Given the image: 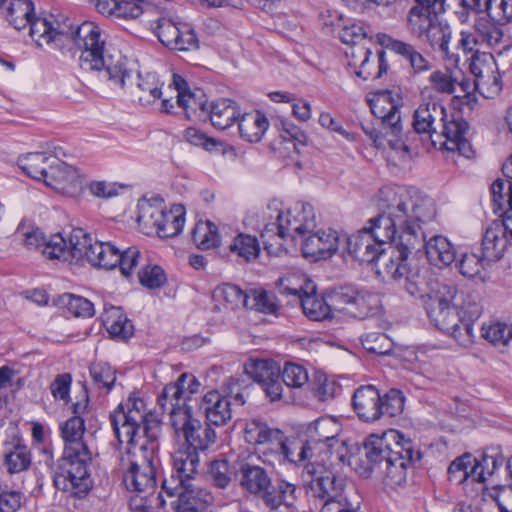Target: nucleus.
I'll return each instance as SVG.
<instances>
[{"instance_id": "f257e3e1", "label": "nucleus", "mask_w": 512, "mask_h": 512, "mask_svg": "<svg viewBox=\"0 0 512 512\" xmlns=\"http://www.w3.org/2000/svg\"><path fill=\"white\" fill-rule=\"evenodd\" d=\"M6 18L16 29L30 25V35L39 46L54 45L57 48L66 42H75L81 49L80 67L84 71H98L102 77L122 89L133 82V69L126 57H105V39L101 28L94 22L86 21L74 31L67 24L55 23L46 18H34V4L31 0H12L7 8Z\"/></svg>"}, {"instance_id": "f03ea898", "label": "nucleus", "mask_w": 512, "mask_h": 512, "mask_svg": "<svg viewBox=\"0 0 512 512\" xmlns=\"http://www.w3.org/2000/svg\"><path fill=\"white\" fill-rule=\"evenodd\" d=\"M379 194L399 231V242L383 263L384 272L400 282L411 296H416L422 291L424 279L408 260L411 254L421 251L422 224L434 219L435 205L429 198H414L404 186H384Z\"/></svg>"}, {"instance_id": "7ed1b4c3", "label": "nucleus", "mask_w": 512, "mask_h": 512, "mask_svg": "<svg viewBox=\"0 0 512 512\" xmlns=\"http://www.w3.org/2000/svg\"><path fill=\"white\" fill-rule=\"evenodd\" d=\"M281 203L274 200L267 205L264 218L267 220L262 238L276 235L280 239L290 238L296 241L303 238L302 252L305 257L326 259L339 248L338 232L332 229L318 231L306 237L316 227L313 207L308 203H296L294 207L284 211Z\"/></svg>"}, {"instance_id": "20e7f679", "label": "nucleus", "mask_w": 512, "mask_h": 512, "mask_svg": "<svg viewBox=\"0 0 512 512\" xmlns=\"http://www.w3.org/2000/svg\"><path fill=\"white\" fill-rule=\"evenodd\" d=\"M60 432L64 449L54 467V486L72 497L83 498L92 488L89 467L93 457L85 438L84 418L70 417L60 425Z\"/></svg>"}, {"instance_id": "39448f33", "label": "nucleus", "mask_w": 512, "mask_h": 512, "mask_svg": "<svg viewBox=\"0 0 512 512\" xmlns=\"http://www.w3.org/2000/svg\"><path fill=\"white\" fill-rule=\"evenodd\" d=\"M199 454L194 449H179L172 456V471L162 482V490L177 497L171 504L175 512H205L213 502L209 491L196 483Z\"/></svg>"}, {"instance_id": "423d86ee", "label": "nucleus", "mask_w": 512, "mask_h": 512, "mask_svg": "<svg viewBox=\"0 0 512 512\" xmlns=\"http://www.w3.org/2000/svg\"><path fill=\"white\" fill-rule=\"evenodd\" d=\"M235 479L245 495L261 499L269 512H296L294 502L300 494L296 484L277 479L274 485L264 467L248 460L238 463Z\"/></svg>"}, {"instance_id": "0eeeda50", "label": "nucleus", "mask_w": 512, "mask_h": 512, "mask_svg": "<svg viewBox=\"0 0 512 512\" xmlns=\"http://www.w3.org/2000/svg\"><path fill=\"white\" fill-rule=\"evenodd\" d=\"M424 286L416 296L423 298L427 315L434 325L453 337L459 345H473L476 339L473 324L460 318L456 311L457 286L451 282H439L427 294H424Z\"/></svg>"}, {"instance_id": "6e6552de", "label": "nucleus", "mask_w": 512, "mask_h": 512, "mask_svg": "<svg viewBox=\"0 0 512 512\" xmlns=\"http://www.w3.org/2000/svg\"><path fill=\"white\" fill-rule=\"evenodd\" d=\"M114 434L120 444L128 448L141 444L157 443L160 422L148 413L142 399L130 397L126 404H120L109 416Z\"/></svg>"}, {"instance_id": "1a4fd4ad", "label": "nucleus", "mask_w": 512, "mask_h": 512, "mask_svg": "<svg viewBox=\"0 0 512 512\" xmlns=\"http://www.w3.org/2000/svg\"><path fill=\"white\" fill-rule=\"evenodd\" d=\"M320 462L305 465L311 476L307 493L321 502L320 512H358L359 504L354 505L344 495L345 479Z\"/></svg>"}, {"instance_id": "9d476101", "label": "nucleus", "mask_w": 512, "mask_h": 512, "mask_svg": "<svg viewBox=\"0 0 512 512\" xmlns=\"http://www.w3.org/2000/svg\"><path fill=\"white\" fill-rule=\"evenodd\" d=\"M158 443L141 444L127 448L120 458L123 483L127 490L137 493L154 492Z\"/></svg>"}, {"instance_id": "9b49d317", "label": "nucleus", "mask_w": 512, "mask_h": 512, "mask_svg": "<svg viewBox=\"0 0 512 512\" xmlns=\"http://www.w3.org/2000/svg\"><path fill=\"white\" fill-rule=\"evenodd\" d=\"M369 105L372 114L380 120L386 135H390L389 148L399 161L407 162L417 145L414 144L411 134H407L405 139L402 136L400 106L394 100L393 93L388 90L378 92L369 100Z\"/></svg>"}, {"instance_id": "f8f14e48", "label": "nucleus", "mask_w": 512, "mask_h": 512, "mask_svg": "<svg viewBox=\"0 0 512 512\" xmlns=\"http://www.w3.org/2000/svg\"><path fill=\"white\" fill-rule=\"evenodd\" d=\"M405 397L398 389H390L383 396L374 385L358 387L352 396V407L358 418L374 423L383 417H396L403 412Z\"/></svg>"}, {"instance_id": "ddd939ff", "label": "nucleus", "mask_w": 512, "mask_h": 512, "mask_svg": "<svg viewBox=\"0 0 512 512\" xmlns=\"http://www.w3.org/2000/svg\"><path fill=\"white\" fill-rule=\"evenodd\" d=\"M407 453L409 460H421L422 454L411 441L394 442L393 445L383 436L371 434L363 443V456L356 459L354 469L362 477L368 478L377 473L393 456Z\"/></svg>"}, {"instance_id": "4468645a", "label": "nucleus", "mask_w": 512, "mask_h": 512, "mask_svg": "<svg viewBox=\"0 0 512 512\" xmlns=\"http://www.w3.org/2000/svg\"><path fill=\"white\" fill-rule=\"evenodd\" d=\"M340 431L341 425L336 419L323 416L306 425L304 436L319 459H321V454L324 453L329 455L330 458H335V460L330 461L331 465L335 462L345 464L348 449L345 442L337 438Z\"/></svg>"}, {"instance_id": "2eb2a0df", "label": "nucleus", "mask_w": 512, "mask_h": 512, "mask_svg": "<svg viewBox=\"0 0 512 512\" xmlns=\"http://www.w3.org/2000/svg\"><path fill=\"white\" fill-rule=\"evenodd\" d=\"M170 423L177 435L182 434L188 446L185 449L203 451L215 443L216 432L208 422L201 423L192 416V410H179L173 413Z\"/></svg>"}, {"instance_id": "dca6fc26", "label": "nucleus", "mask_w": 512, "mask_h": 512, "mask_svg": "<svg viewBox=\"0 0 512 512\" xmlns=\"http://www.w3.org/2000/svg\"><path fill=\"white\" fill-rule=\"evenodd\" d=\"M501 221H493L485 230L481 250L486 259L498 261L512 243V206H506Z\"/></svg>"}, {"instance_id": "f3484780", "label": "nucleus", "mask_w": 512, "mask_h": 512, "mask_svg": "<svg viewBox=\"0 0 512 512\" xmlns=\"http://www.w3.org/2000/svg\"><path fill=\"white\" fill-rule=\"evenodd\" d=\"M286 281L285 279L278 280L279 293L281 295L295 296L299 300L304 314L310 320L324 321L334 317L328 299L321 298L316 294V288L312 282L307 283L306 288L302 286L299 288H291L285 284Z\"/></svg>"}, {"instance_id": "a211bd4d", "label": "nucleus", "mask_w": 512, "mask_h": 512, "mask_svg": "<svg viewBox=\"0 0 512 512\" xmlns=\"http://www.w3.org/2000/svg\"><path fill=\"white\" fill-rule=\"evenodd\" d=\"M441 136L445 140L441 143L444 150L449 152H457L459 155L470 158L473 150L470 142L466 138L469 125L460 115L446 114L445 119L441 120Z\"/></svg>"}, {"instance_id": "6ab92c4d", "label": "nucleus", "mask_w": 512, "mask_h": 512, "mask_svg": "<svg viewBox=\"0 0 512 512\" xmlns=\"http://www.w3.org/2000/svg\"><path fill=\"white\" fill-rule=\"evenodd\" d=\"M78 246L81 250V260L86 259L92 266L106 270L117 267L118 247L111 242L93 241L91 235L82 229Z\"/></svg>"}, {"instance_id": "aec40b11", "label": "nucleus", "mask_w": 512, "mask_h": 512, "mask_svg": "<svg viewBox=\"0 0 512 512\" xmlns=\"http://www.w3.org/2000/svg\"><path fill=\"white\" fill-rule=\"evenodd\" d=\"M44 183L67 196H74L82 188L78 171L73 166L58 159L57 156L52 159Z\"/></svg>"}, {"instance_id": "412c9836", "label": "nucleus", "mask_w": 512, "mask_h": 512, "mask_svg": "<svg viewBox=\"0 0 512 512\" xmlns=\"http://www.w3.org/2000/svg\"><path fill=\"white\" fill-rule=\"evenodd\" d=\"M345 244L348 254L362 264H371L384 259V248L364 228L347 237Z\"/></svg>"}, {"instance_id": "4be33fe9", "label": "nucleus", "mask_w": 512, "mask_h": 512, "mask_svg": "<svg viewBox=\"0 0 512 512\" xmlns=\"http://www.w3.org/2000/svg\"><path fill=\"white\" fill-rule=\"evenodd\" d=\"M469 70L475 77L474 89L494 87L500 90V75L497 73V64L491 53L476 51L471 55Z\"/></svg>"}, {"instance_id": "5701e85b", "label": "nucleus", "mask_w": 512, "mask_h": 512, "mask_svg": "<svg viewBox=\"0 0 512 512\" xmlns=\"http://www.w3.org/2000/svg\"><path fill=\"white\" fill-rule=\"evenodd\" d=\"M82 236V229H74L69 242L60 233L51 235L46 239L42 254L48 259L63 261L81 260V250L78 246Z\"/></svg>"}, {"instance_id": "b1692460", "label": "nucleus", "mask_w": 512, "mask_h": 512, "mask_svg": "<svg viewBox=\"0 0 512 512\" xmlns=\"http://www.w3.org/2000/svg\"><path fill=\"white\" fill-rule=\"evenodd\" d=\"M445 107L435 100H429L421 103L414 111L412 127L414 134L423 135L432 139L436 133V122L445 119Z\"/></svg>"}, {"instance_id": "393cba45", "label": "nucleus", "mask_w": 512, "mask_h": 512, "mask_svg": "<svg viewBox=\"0 0 512 512\" xmlns=\"http://www.w3.org/2000/svg\"><path fill=\"white\" fill-rule=\"evenodd\" d=\"M424 36L430 46L441 54L445 62L454 67L458 66L460 55L449 46L452 39V30L448 23L437 19Z\"/></svg>"}, {"instance_id": "a878e982", "label": "nucleus", "mask_w": 512, "mask_h": 512, "mask_svg": "<svg viewBox=\"0 0 512 512\" xmlns=\"http://www.w3.org/2000/svg\"><path fill=\"white\" fill-rule=\"evenodd\" d=\"M377 207L378 215L368 221L369 226L364 227V230L371 233L374 240L384 248L387 243L399 239V231L392 217L388 215L387 207L380 194H378Z\"/></svg>"}, {"instance_id": "bb28decb", "label": "nucleus", "mask_w": 512, "mask_h": 512, "mask_svg": "<svg viewBox=\"0 0 512 512\" xmlns=\"http://www.w3.org/2000/svg\"><path fill=\"white\" fill-rule=\"evenodd\" d=\"M231 401L227 396L217 390L207 392L201 401L200 409L203 410L209 424L223 426L232 418Z\"/></svg>"}, {"instance_id": "cd10ccee", "label": "nucleus", "mask_w": 512, "mask_h": 512, "mask_svg": "<svg viewBox=\"0 0 512 512\" xmlns=\"http://www.w3.org/2000/svg\"><path fill=\"white\" fill-rule=\"evenodd\" d=\"M448 477L456 484L466 481L483 484L485 482L484 467L477 464L476 458L470 453H465L451 462L448 467Z\"/></svg>"}, {"instance_id": "c85d7f7f", "label": "nucleus", "mask_w": 512, "mask_h": 512, "mask_svg": "<svg viewBox=\"0 0 512 512\" xmlns=\"http://www.w3.org/2000/svg\"><path fill=\"white\" fill-rule=\"evenodd\" d=\"M383 45L386 49L406 60L413 74L428 72L433 67L432 63L411 43L387 36Z\"/></svg>"}, {"instance_id": "c756f323", "label": "nucleus", "mask_w": 512, "mask_h": 512, "mask_svg": "<svg viewBox=\"0 0 512 512\" xmlns=\"http://www.w3.org/2000/svg\"><path fill=\"white\" fill-rule=\"evenodd\" d=\"M275 444L283 459L290 463L305 466L310 462L325 461L324 458H318V455L313 451V447H310L305 439H289L283 434V438L280 441H276Z\"/></svg>"}, {"instance_id": "7c9ffc66", "label": "nucleus", "mask_w": 512, "mask_h": 512, "mask_svg": "<svg viewBox=\"0 0 512 512\" xmlns=\"http://www.w3.org/2000/svg\"><path fill=\"white\" fill-rule=\"evenodd\" d=\"M421 249L425 250L426 257L430 264L438 268L448 267L456 259V249L454 245L442 235H434L424 242Z\"/></svg>"}, {"instance_id": "2f4dec72", "label": "nucleus", "mask_w": 512, "mask_h": 512, "mask_svg": "<svg viewBox=\"0 0 512 512\" xmlns=\"http://www.w3.org/2000/svg\"><path fill=\"white\" fill-rule=\"evenodd\" d=\"M207 116L215 128L224 130L238 121L240 108L234 100L220 98L209 104Z\"/></svg>"}, {"instance_id": "473e14b6", "label": "nucleus", "mask_w": 512, "mask_h": 512, "mask_svg": "<svg viewBox=\"0 0 512 512\" xmlns=\"http://www.w3.org/2000/svg\"><path fill=\"white\" fill-rule=\"evenodd\" d=\"M506 179H496L491 185L493 210L502 211L506 206H512V154L502 165Z\"/></svg>"}, {"instance_id": "72a5a7b5", "label": "nucleus", "mask_w": 512, "mask_h": 512, "mask_svg": "<svg viewBox=\"0 0 512 512\" xmlns=\"http://www.w3.org/2000/svg\"><path fill=\"white\" fill-rule=\"evenodd\" d=\"M102 323L110 336L118 340H127L134 333V326L122 308L111 306L101 316Z\"/></svg>"}, {"instance_id": "f704fd0d", "label": "nucleus", "mask_w": 512, "mask_h": 512, "mask_svg": "<svg viewBox=\"0 0 512 512\" xmlns=\"http://www.w3.org/2000/svg\"><path fill=\"white\" fill-rule=\"evenodd\" d=\"M418 461L409 460L407 453L402 452L389 459L376 474L382 477L385 484L391 488L402 486L407 479V466Z\"/></svg>"}, {"instance_id": "c9c22d12", "label": "nucleus", "mask_w": 512, "mask_h": 512, "mask_svg": "<svg viewBox=\"0 0 512 512\" xmlns=\"http://www.w3.org/2000/svg\"><path fill=\"white\" fill-rule=\"evenodd\" d=\"M240 136L248 142H259L269 127L267 117L260 111L244 113L238 119Z\"/></svg>"}, {"instance_id": "e433bc0d", "label": "nucleus", "mask_w": 512, "mask_h": 512, "mask_svg": "<svg viewBox=\"0 0 512 512\" xmlns=\"http://www.w3.org/2000/svg\"><path fill=\"white\" fill-rule=\"evenodd\" d=\"M0 456L3 457V464L9 474L26 471L32 464L31 450L23 439H20L8 450H4Z\"/></svg>"}, {"instance_id": "4c0bfd02", "label": "nucleus", "mask_w": 512, "mask_h": 512, "mask_svg": "<svg viewBox=\"0 0 512 512\" xmlns=\"http://www.w3.org/2000/svg\"><path fill=\"white\" fill-rule=\"evenodd\" d=\"M55 156L45 152L28 153L18 159V166L32 179L45 182L49 166Z\"/></svg>"}, {"instance_id": "58836bf2", "label": "nucleus", "mask_w": 512, "mask_h": 512, "mask_svg": "<svg viewBox=\"0 0 512 512\" xmlns=\"http://www.w3.org/2000/svg\"><path fill=\"white\" fill-rule=\"evenodd\" d=\"M244 438L251 445L275 444L283 438V432L270 428L260 420H251L244 428Z\"/></svg>"}, {"instance_id": "ea45409f", "label": "nucleus", "mask_w": 512, "mask_h": 512, "mask_svg": "<svg viewBox=\"0 0 512 512\" xmlns=\"http://www.w3.org/2000/svg\"><path fill=\"white\" fill-rule=\"evenodd\" d=\"M432 9L423 5L413 6L408 14L407 24L410 32L417 38H422L432 24L437 20Z\"/></svg>"}, {"instance_id": "a19ab883", "label": "nucleus", "mask_w": 512, "mask_h": 512, "mask_svg": "<svg viewBox=\"0 0 512 512\" xmlns=\"http://www.w3.org/2000/svg\"><path fill=\"white\" fill-rule=\"evenodd\" d=\"M138 83V100L143 106L153 104L164 94L162 91L163 83H161L154 73H147L145 76L137 74Z\"/></svg>"}, {"instance_id": "79ce46f5", "label": "nucleus", "mask_w": 512, "mask_h": 512, "mask_svg": "<svg viewBox=\"0 0 512 512\" xmlns=\"http://www.w3.org/2000/svg\"><path fill=\"white\" fill-rule=\"evenodd\" d=\"M229 251L245 262H251L258 258L260 244L256 236L239 233L230 243Z\"/></svg>"}, {"instance_id": "37998d69", "label": "nucleus", "mask_w": 512, "mask_h": 512, "mask_svg": "<svg viewBox=\"0 0 512 512\" xmlns=\"http://www.w3.org/2000/svg\"><path fill=\"white\" fill-rule=\"evenodd\" d=\"M378 310V297L370 292L358 290L353 303L347 307L346 315L356 319H365L376 314Z\"/></svg>"}, {"instance_id": "c03bdc74", "label": "nucleus", "mask_w": 512, "mask_h": 512, "mask_svg": "<svg viewBox=\"0 0 512 512\" xmlns=\"http://www.w3.org/2000/svg\"><path fill=\"white\" fill-rule=\"evenodd\" d=\"M192 239L202 250L216 248L220 244L218 227L209 220L199 221L193 229Z\"/></svg>"}, {"instance_id": "a18cd8bd", "label": "nucleus", "mask_w": 512, "mask_h": 512, "mask_svg": "<svg viewBox=\"0 0 512 512\" xmlns=\"http://www.w3.org/2000/svg\"><path fill=\"white\" fill-rule=\"evenodd\" d=\"M475 30L480 44H486L490 48L502 47L508 49L509 44L504 39V33L495 23L479 21L475 24Z\"/></svg>"}, {"instance_id": "49530a36", "label": "nucleus", "mask_w": 512, "mask_h": 512, "mask_svg": "<svg viewBox=\"0 0 512 512\" xmlns=\"http://www.w3.org/2000/svg\"><path fill=\"white\" fill-rule=\"evenodd\" d=\"M244 370L260 386L270 377L280 373V369L272 361L262 359H249L244 365Z\"/></svg>"}, {"instance_id": "de8ad7c7", "label": "nucleus", "mask_w": 512, "mask_h": 512, "mask_svg": "<svg viewBox=\"0 0 512 512\" xmlns=\"http://www.w3.org/2000/svg\"><path fill=\"white\" fill-rule=\"evenodd\" d=\"M214 296L226 302L231 309L247 308L251 300L250 294L245 293L241 288L230 283L218 286L214 291Z\"/></svg>"}, {"instance_id": "09e8293b", "label": "nucleus", "mask_w": 512, "mask_h": 512, "mask_svg": "<svg viewBox=\"0 0 512 512\" xmlns=\"http://www.w3.org/2000/svg\"><path fill=\"white\" fill-rule=\"evenodd\" d=\"M185 223L184 213L181 208L175 211H164V218L159 222L156 232L161 238L177 236L183 229Z\"/></svg>"}, {"instance_id": "8fccbe9b", "label": "nucleus", "mask_w": 512, "mask_h": 512, "mask_svg": "<svg viewBox=\"0 0 512 512\" xmlns=\"http://www.w3.org/2000/svg\"><path fill=\"white\" fill-rule=\"evenodd\" d=\"M490 262L483 254L479 256L474 252H464L460 255L457 267L463 276L474 278L479 276Z\"/></svg>"}, {"instance_id": "3c124183", "label": "nucleus", "mask_w": 512, "mask_h": 512, "mask_svg": "<svg viewBox=\"0 0 512 512\" xmlns=\"http://www.w3.org/2000/svg\"><path fill=\"white\" fill-rule=\"evenodd\" d=\"M59 303L75 317L88 318L95 314L93 303L81 296L66 293L59 297Z\"/></svg>"}, {"instance_id": "603ef678", "label": "nucleus", "mask_w": 512, "mask_h": 512, "mask_svg": "<svg viewBox=\"0 0 512 512\" xmlns=\"http://www.w3.org/2000/svg\"><path fill=\"white\" fill-rule=\"evenodd\" d=\"M510 328L505 323L489 321L481 326V336L494 346L505 348L509 343Z\"/></svg>"}, {"instance_id": "864d4df0", "label": "nucleus", "mask_w": 512, "mask_h": 512, "mask_svg": "<svg viewBox=\"0 0 512 512\" xmlns=\"http://www.w3.org/2000/svg\"><path fill=\"white\" fill-rule=\"evenodd\" d=\"M357 292L358 290L351 285L334 288L327 295V299L332 308V313L334 314V312H341L347 314V307L351 306Z\"/></svg>"}, {"instance_id": "5fc2aeb1", "label": "nucleus", "mask_w": 512, "mask_h": 512, "mask_svg": "<svg viewBox=\"0 0 512 512\" xmlns=\"http://www.w3.org/2000/svg\"><path fill=\"white\" fill-rule=\"evenodd\" d=\"M363 348L376 355H389L394 347L393 341L384 333L371 332L361 337Z\"/></svg>"}, {"instance_id": "6e6d98bb", "label": "nucleus", "mask_w": 512, "mask_h": 512, "mask_svg": "<svg viewBox=\"0 0 512 512\" xmlns=\"http://www.w3.org/2000/svg\"><path fill=\"white\" fill-rule=\"evenodd\" d=\"M187 384L189 397L199 391L201 383L199 380L190 373H182L175 382L167 384L162 390V400L169 396L177 398L182 393L183 385Z\"/></svg>"}, {"instance_id": "4d7b16f0", "label": "nucleus", "mask_w": 512, "mask_h": 512, "mask_svg": "<svg viewBox=\"0 0 512 512\" xmlns=\"http://www.w3.org/2000/svg\"><path fill=\"white\" fill-rule=\"evenodd\" d=\"M156 25L153 27L154 33L159 41L171 49L177 46V37L181 27L173 22L171 19L161 17L155 21Z\"/></svg>"}, {"instance_id": "13d9d810", "label": "nucleus", "mask_w": 512, "mask_h": 512, "mask_svg": "<svg viewBox=\"0 0 512 512\" xmlns=\"http://www.w3.org/2000/svg\"><path fill=\"white\" fill-rule=\"evenodd\" d=\"M207 474L213 485L220 489L227 488L232 481L230 463L226 459L211 461Z\"/></svg>"}, {"instance_id": "bf43d9fd", "label": "nucleus", "mask_w": 512, "mask_h": 512, "mask_svg": "<svg viewBox=\"0 0 512 512\" xmlns=\"http://www.w3.org/2000/svg\"><path fill=\"white\" fill-rule=\"evenodd\" d=\"M282 381L287 387L302 388L309 382V375L307 369L296 363H285L281 371Z\"/></svg>"}, {"instance_id": "052dcab7", "label": "nucleus", "mask_w": 512, "mask_h": 512, "mask_svg": "<svg viewBox=\"0 0 512 512\" xmlns=\"http://www.w3.org/2000/svg\"><path fill=\"white\" fill-rule=\"evenodd\" d=\"M89 370L97 388L112 389L116 381V372L110 364L104 362L93 363Z\"/></svg>"}, {"instance_id": "680f3d73", "label": "nucleus", "mask_w": 512, "mask_h": 512, "mask_svg": "<svg viewBox=\"0 0 512 512\" xmlns=\"http://www.w3.org/2000/svg\"><path fill=\"white\" fill-rule=\"evenodd\" d=\"M117 256V267H119L121 274L125 278L129 279L133 275L136 267L141 262L142 257L139 249L135 246H132L121 251L118 248Z\"/></svg>"}, {"instance_id": "e2e57ef3", "label": "nucleus", "mask_w": 512, "mask_h": 512, "mask_svg": "<svg viewBox=\"0 0 512 512\" xmlns=\"http://www.w3.org/2000/svg\"><path fill=\"white\" fill-rule=\"evenodd\" d=\"M184 137L191 145L201 147L208 152L217 151L222 146L221 141L208 136L196 127L187 128L184 132Z\"/></svg>"}, {"instance_id": "0e129e2a", "label": "nucleus", "mask_w": 512, "mask_h": 512, "mask_svg": "<svg viewBox=\"0 0 512 512\" xmlns=\"http://www.w3.org/2000/svg\"><path fill=\"white\" fill-rule=\"evenodd\" d=\"M138 279L142 286L157 289L166 283V274L158 265H146L138 272Z\"/></svg>"}, {"instance_id": "69168bd1", "label": "nucleus", "mask_w": 512, "mask_h": 512, "mask_svg": "<svg viewBox=\"0 0 512 512\" xmlns=\"http://www.w3.org/2000/svg\"><path fill=\"white\" fill-rule=\"evenodd\" d=\"M456 305V311L460 315V318H463V320L467 322H472L473 325L482 314L483 307L478 295L467 294L462 303Z\"/></svg>"}, {"instance_id": "338daca9", "label": "nucleus", "mask_w": 512, "mask_h": 512, "mask_svg": "<svg viewBox=\"0 0 512 512\" xmlns=\"http://www.w3.org/2000/svg\"><path fill=\"white\" fill-rule=\"evenodd\" d=\"M279 130L282 139L293 143V147L297 152L300 151V147L307 145L306 134L294 123L288 120H281Z\"/></svg>"}, {"instance_id": "774afa93", "label": "nucleus", "mask_w": 512, "mask_h": 512, "mask_svg": "<svg viewBox=\"0 0 512 512\" xmlns=\"http://www.w3.org/2000/svg\"><path fill=\"white\" fill-rule=\"evenodd\" d=\"M489 17L496 23L512 22V0H490L487 6Z\"/></svg>"}]
</instances>
